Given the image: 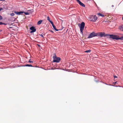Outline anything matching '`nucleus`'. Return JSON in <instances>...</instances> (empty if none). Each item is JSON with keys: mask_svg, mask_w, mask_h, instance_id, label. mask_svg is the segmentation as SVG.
<instances>
[{"mask_svg": "<svg viewBox=\"0 0 123 123\" xmlns=\"http://www.w3.org/2000/svg\"><path fill=\"white\" fill-rule=\"evenodd\" d=\"M24 13L26 15H28L29 14V13L28 12H24Z\"/></svg>", "mask_w": 123, "mask_h": 123, "instance_id": "6ab92c4d", "label": "nucleus"}, {"mask_svg": "<svg viewBox=\"0 0 123 123\" xmlns=\"http://www.w3.org/2000/svg\"><path fill=\"white\" fill-rule=\"evenodd\" d=\"M104 37L105 36H109L110 37V38H112L113 39H115L117 40V35H110L109 34H106L104 36Z\"/></svg>", "mask_w": 123, "mask_h": 123, "instance_id": "20e7f679", "label": "nucleus"}, {"mask_svg": "<svg viewBox=\"0 0 123 123\" xmlns=\"http://www.w3.org/2000/svg\"><path fill=\"white\" fill-rule=\"evenodd\" d=\"M77 0V2L78 3H79L78 1H80L79 0Z\"/></svg>", "mask_w": 123, "mask_h": 123, "instance_id": "a878e982", "label": "nucleus"}, {"mask_svg": "<svg viewBox=\"0 0 123 123\" xmlns=\"http://www.w3.org/2000/svg\"><path fill=\"white\" fill-rule=\"evenodd\" d=\"M114 5H112V7H114Z\"/></svg>", "mask_w": 123, "mask_h": 123, "instance_id": "c85d7f7f", "label": "nucleus"}, {"mask_svg": "<svg viewBox=\"0 0 123 123\" xmlns=\"http://www.w3.org/2000/svg\"><path fill=\"white\" fill-rule=\"evenodd\" d=\"M98 15L99 16H102V17H104V15L102 13H99L98 14Z\"/></svg>", "mask_w": 123, "mask_h": 123, "instance_id": "ddd939ff", "label": "nucleus"}, {"mask_svg": "<svg viewBox=\"0 0 123 123\" xmlns=\"http://www.w3.org/2000/svg\"><path fill=\"white\" fill-rule=\"evenodd\" d=\"M42 22V20H40L38 22L37 24L38 25H39L41 24Z\"/></svg>", "mask_w": 123, "mask_h": 123, "instance_id": "dca6fc26", "label": "nucleus"}, {"mask_svg": "<svg viewBox=\"0 0 123 123\" xmlns=\"http://www.w3.org/2000/svg\"><path fill=\"white\" fill-rule=\"evenodd\" d=\"M97 34L96 33H95L94 32H93L90 34L87 38L89 39L95 37L97 36Z\"/></svg>", "mask_w": 123, "mask_h": 123, "instance_id": "39448f33", "label": "nucleus"}, {"mask_svg": "<svg viewBox=\"0 0 123 123\" xmlns=\"http://www.w3.org/2000/svg\"><path fill=\"white\" fill-rule=\"evenodd\" d=\"M15 14L14 13H12L10 14V15L12 16H14Z\"/></svg>", "mask_w": 123, "mask_h": 123, "instance_id": "a211bd4d", "label": "nucleus"}, {"mask_svg": "<svg viewBox=\"0 0 123 123\" xmlns=\"http://www.w3.org/2000/svg\"><path fill=\"white\" fill-rule=\"evenodd\" d=\"M79 2V3L81 6H82L85 7V5L82 3V2H81L80 1H78Z\"/></svg>", "mask_w": 123, "mask_h": 123, "instance_id": "9d476101", "label": "nucleus"}, {"mask_svg": "<svg viewBox=\"0 0 123 123\" xmlns=\"http://www.w3.org/2000/svg\"><path fill=\"white\" fill-rule=\"evenodd\" d=\"M115 84H116V82H115Z\"/></svg>", "mask_w": 123, "mask_h": 123, "instance_id": "2f4dec72", "label": "nucleus"}, {"mask_svg": "<svg viewBox=\"0 0 123 123\" xmlns=\"http://www.w3.org/2000/svg\"><path fill=\"white\" fill-rule=\"evenodd\" d=\"M2 19V17L0 15V20H1Z\"/></svg>", "mask_w": 123, "mask_h": 123, "instance_id": "4be33fe9", "label": "nucleus"}, {"mask_svg": "<svg viewBox=\"0 0 123 123\" xmlns=\"http://www.w3.org/2000/svg\"><path fill=\"white\" fill-rule=\"evenodd\" d=\"M89 20L92 22H95L98 19V17L95 15H91L89 18Z\"/></svg>", "mask_w": 123, "mask_h": 123, "instance_id": "f257e3e1", "label": "nucleus"}, {"mask_svg": "<svg viewBox=\"0 0 123 123\" xmlns=\"http://www.w3.org/2000/svg\"><path fill=\"white\" fill-rule=\"evenodd\" d=\"M2 24L6 25V24H5L3 23L2 22H0V25H2Z\"/></svg>", "mask_w": 123, "mask_h": 123, "instance_id": "aec40b11", "label": "nucleus"}, {"mask_svg": "<svg viewBox=\"0 0 123 123\" xmlns=\"http://www.w3.org/2000/svg\"><path fill=\"white\" fill-rule=\"evenodd\" d=\"M25 66H26V67H33L31 65L28 64H27L25 65Z\"/></svg>", "mask_w": 123, "mask_h": 123, "instance_id": "2eb2a0df", "label": "nucleus"}, {"mask_svg": "<svg viewBox=\"0 0 123 123\" xmlns=\"http://www.w3.org/2000/svg\"><path fill=\"white\" fill-rule=\"evenodd\" d=\"M5 0H0V1H4Z\"/></svg>", "mask_w": 123, "mask_h": 123, "instance_id": "bb28decb", "label": "nucleus"}, {"mask_svg": "<svg viewBox=\"0 0 123 123\" xmlns=\"http://www.w3.org/2000/svg\"><path fill=\"white\" fill-rule=\"evenodd\" d=\"M118 36H117V40L118 39H120L121 40H123V36H122L121 37H118Z\"/></svg>", "mask_w": 123, "mask_h": 123, "instance_id": "9b49d317", "label": "nucleus"}, {"mask_svg": "<svg viewBox=\"0 0 123 123\" xmlns=\"http://www.w3.org/2000/svg\"><path fill=\"white\" fill-rule=\"evenodd\" d=\"M44 35V34H43V33H42L41 34V35H40L42 37H43L44 38V37L43 36V35Z\"/></svg>", "mask_w": 123, "mask_h": 123, "instance_id": "412c9836", "label": "nucleus"}, {"mask_svg": "<svg viewBox=\"0 0 123 123\" xmlns=\"http://www.w3.org/2000/svg\"><path fill=\"white\" fill-rule=\"evenodd\" d=\"M91 50H87L85 51V52L88 53V52H90L91 51Z\"/></svg>", "mask_w": 123, "mask_h": 123, "instance_id": "f3484780", "label": "nucleus"}, {"mask_svg": "<svg viewBox=\"0 0 123 123\" xmlns=\"http://www.w3.org/2000/svg\"><path fill=\"white\" fill-rule=\"evenodd\" d=\"M96 33L97 34V36H98L101 37L104 36L105 35V33L104 32H99Z\"/></svg>", "mask_w": 123, "mask_h": 123, "instance_id": "423d86ee", "label": "nucleus"}, {"mask_svg": "<svg viewBox=\"0 0 123 123\" xmlns=\"http://www.w3.org/2000/svg\"><path fill=\"white\" fill-rule=\"evenodd\" d=\"M47 20L49 21L51 23V22H53L50 19V18L49 16L47 17Z\"/></svg>", "mask_w": 123, "mask_h": 123, "instance_id": "4468645a", "label": "nucleus"}, {"mask_svg": "<svg viewBox=\"0 0 123 123\" xmlns=\"http://www.w3.org/2000/svg\"><path fill=\"white\" fill-rule=\"evenodd\" d=\"M24 12L22 11H20L19 12L15 11L14 12V13L18 15H20L21 14H22L24 13Z\"/></svg>", "mask_w": 123, "mask_h": 123, "instance_id": "0eeeda50", "label": "nucleus"}, {"mask_svg": "<svg viewBox=\"0 0 123 123\" xmlns=\"http://www.w3.org/2000/svg\"><path fill=\"white\" fill-rule=\"evenodd\" d=\"M33 32H34V31H30V33H32Z\"/></svg>", "mask_w": 123, "mask_h": 123, "instance_id": "b1692460", "label": "nucleus"}, {"mask_svg": "<svg viewBox=\"0 0 123 123\" xmlns=\"http://www.w3.org/2000/svg\"><path fill=\"white\" fill-rule=\"evenodd\" d=\"M51 24H52V26L53 28L55 29V30L56 31H58V30L56 29V26L54 25L53 22H51Z\"/></svg>", "mask_w": 123, "mask_h": 123, "instance_id": "1a4fd4ad", "label": "nucleus"}, {"mask_svg": "<svg viewBox=\"0 0 123 123\" xmlns=\"http://www.w3.org/2000/svg\"><path fill=\"white\" fill-rule=\"evenodd\" d=\"M54 56L53 57V62H59L61 60V58L57 57L55 54H54Z\"/></svg>", "mask_w": 123, "mask_h": 123, "instance_id": "f03ea898", "label": "nucleus"}, {"mask_svg": "<svg viewBox=\"0 0 123 123\" xmlns=\"http://www.w3.org/2000/svg\"><path fill=\"white\" fill-rule=\"evenodd\" d=\"M85 26V23L84 22H82L80 25V32L82 34H83V31L84 30V27Z\"/></svg>", "mask_w": 123, "mask_h": 123, "instance_id": "7ed1b4c3", "label": "nucleus"}, {"mask_svg": "<svg viewBox=\"0 0 123 123\" xmlns=\"http://www.w3.org/2000/svg\"><path fill=\"white\" fill-rule=\"evenodd\" d=\"M114 78H117V77L116 76H114Z\"/></svg>", "mask_w": 123, "mask_h": 123, "instance_id": "393cba45", "label": "nucleus"}, {"mask_svg": "<svg viewBox=\"0 0 123 123\" xmlns=\"http://www.w3.org/2000/svg\"><path fill=\"white\" fill-rule=\"evenodd\" d=\"M122 19L123 20V16L122 17Z\"/></svg>", "mask_w": 123, "mask_h": 123, "instance_id": "c756f323", "label": "nucleus"}, {"mask_svg": "<svg viewBox=\"0 0 123 123\" xmlns=\"http://www.w3.org/2000/svg\"><path fill=\"white\" fill-rule=\"evenodd\" d=\"M29 62H30V63H31V62H33L32 61H30V60L29 61Z\"/></svg>", "mask_w": 123, "mask_h": 123, "instance_id": "5701e85b", "label": "nucleus"}, {"mask_svg": "<svg viewBox=\"0 0 123 123\" xmlns=\"http://www.w3.org/2000/svg\"><path fill=\"white\" fill-rule=\"evenodd\" d=\"M51 31V32H53V31Z\"/></svg>", "mask_w": 123, "mask_h": 123, "instance_id": "7c9ffc66", "label": "nucleus"}, {"mask_svg": "<svg viewBox=\"0 0 123 123\" xmlns=\"http://www.w3.org/2000/svg\"><path fill=\"white\" fill-rule=\"evenodd\" d=\"M2 31V30H0V32Z\"/></svg>", "mask_w": 123, "mask_h": 123, "instance_id": "cd10ccee", "label": "nucleus"}, {"mask_svg": "<svg viewBox=\"0 0 123 123\" xmlns=\"http://www.w3.org/2000/svg\"><path fill=\"white\" fill-rule=\"evenodd\" d=\"M30 30L33 31L34 32H35L36 31V29H35V27L34 26H32L30 28Z\"/></svg>", "mask_w": 123, "mask_h": 123, "instance_id": "6e6552de", "label": "nucleus"}, {"mask_svg": "<svg viewBox=\"0 0 123 123\" xmlns=\"http://www.w3.org/2000/svg\"><path fill=\"white\" fill-rule=\"evenodd\" d=\"M38 46H39L40 45H38Z\"/></svg>", "mask_w": 123, "mask_h": 123, "instance_id": "473e14b6", "label": "nucleus"}, {"mask_svg": "<svg viewBox=\"0 0 123 123\" xmlns=\"http://www.w3.org/2000/svg\"><path fill=\"white\" fill-rule=\"evenodd\" d=\"M119 29L120 31H123V26L119 27Z\"/></svg>", "mask_w": 123, "mask_h": 123, "instance_id": "f8f14e48", "label": "nucleus"}]
</instances>
